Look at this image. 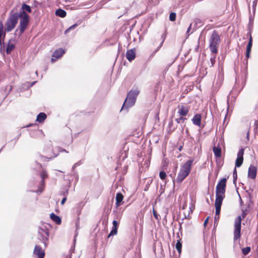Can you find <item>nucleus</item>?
Returning a JSON list of instances; mask_svg holds the SVG:
<instances>
[{"mask_svg": "<svg viewBox=\"0 0 258 258\" xmlns=\"http://www.w3.org/2000/svg\"><path fill=\"white\" fill-rule=\"evenodd\" d=\"M172 126H173V121H172V120H171L168 123V128H169V132H172L174 131L175 129V128L176 127H172Z\"/></svg>", "mask_w": 258, "mask_h": 258, "instance_id": "obj_32", "label": "nucleus"}, {"mask_svg": "<svg viewBox=\"0 0 258 258\" xmlns=\"http://www.w3.org/2000/svg\"><path fill=\"white\" fill-rule=\"evenodd\" d=\"M46 114L45 113H39L37 116L36 121L38 122H42L46 118Z\"/></svg>", "mask_w": 258, "mask_h": 258, "instance_id": "obj_24", "label": "nucleus"}, {"mask_svg": "<svg viewBox=\"0 0 258 258\" xmlns=\"http://www.w3.org/2000/svg\"><path fill=\"white\" fill-rule=\"evenodd\" d=\"M15 48V45L9 42L6 48V52L8 54H10Z\"/></svg>", "mask_w": 258, "mask_h": 258, "instance_id": "obj_28", "label": "nucleus"}, {"mask_svg": "<svg viewBox=\"0 0 258 258\" xmlns=\"http://www.w3.org/2000/svg\"><path fill=\"white\" fill-rule=\"evenodd\" d=\"M20 16L18 13H14L13 10L11 11L6 23V29L8 32H11L16 27Z\"/></svg>", "mask_w": 258, "mask_h": 258, "instance_id": "obj_4", "label": "nucleus"}, {"mask_svg": "<svg viewBox=\"0 0 258 258\" xmlns=\"http://www.w3.org/2000/svg\"><path fill=\"white\" fill-rule=\"evenodd\" d=\"M2 150V149H1L0 150V152H1Z\"/></svg>", "mask_w": 258, "mask_h": 258, "instance_id": "obj_60", "label": "nucleus"}, {"mask_svg": "<svg viewBox=\"0 0 258 258\" xmlns=\"http://www.w3.org/2000/svg\"><path fill=\"white\" fill-rule=\"evenodd\" d=\"M209 48L210 51L213 53L216 54L217 53V47L220 42V38L219 34L216 30H214L210 36Z\"/></svg>", "mask_w": 258, "mask_h": 258, "instance_id": "obj_5", "label": "nucleus"}, {"mask_svg": "<svg viewBox=\"0 0 258 258\" xmlns=\"http://www.w3.org/2000/svg\"><path fill=\"white\" fill-rule=\"evenodd\" d=\"M38 238L41 241L46 247L48 243L49 232L44 225L39 227L38 230Z\"/></svg>", "mask_w": 258, "mask_h": 258, "instance_id": "obj_8", "label": "nucleus"}, {"mask_svg": "<svg viewBox=\"0 0 258 258\" xmlns=\"http://www.w3.org/2000/svg\"><path fill=\"white\" fill-rule=\"evenodd\" d=\"M0 29L4 30V26L2 22L0 23Z\"/></svg>", "mask_w": 258, "mask_h": 258, "instance_id": "obj_49", "label": "nucleus"}, {"mask_svg": "<svg viewBox=\"0 0 258 258\" xmlns=\"http://www.w3.org/2000/svg\"><path fill=\"white\" fill-rule=\"evenodd\" d=\"M160 178L163 180L166 178V174L164 171H160L159 173Z\"/></svg>", "mask_w": 258, "mask_h": 258, "instance_id": "obj_34", "label": "nucleus"}, {"mask_svg": "<svg viewBox=\"0 0 258 258\" xmlns=\"http://www.w3.org/2000/svg\"><path fill=\"white\" fill-rule=\"evenodd\" d=\"M250 247L249 246L243 248L242 249V252L244 255H247L250 251Z\"/></svg>", "mask_w": 258, "mask_h": 258, "instance_id": "obj_30", "label": "nucleus"}, {"mask_svg": "<svg viewBox=\"0 0 258 258\" xmlns=\"http://www.w3.org/2000/svg\"><path fill=\"white\" fill-rule=\"evenodd\" d=\"M227 104H228V107H227V110H228L229 109V105H228V101H227Z\"/></svg>", "mask_w": 258, "mask_h": 258, "instance_id": "obj_55", "label": "nucleus"}, {"mask_svg": "<svg viewBox=\"0 0 258 258\" xmlns=\"http://www.w3.org/2000/svg\"><path fill=\"white\" fill-rule=\"evenodd\" d=\"M250 53L246 52L245 57H246L247 59H248L250 57Z\"/></svg>", "mask_w": 258, "mask_h": 258, "instance_id": "obj_45", "label": "nucleus"}, {"mask_svg": "<svg viewBox=\"0 0 258 258\" xmlns=\"http://www.w3.org/2000/svg\"><path fill=\"white\" fill-rule=\"evenodd\" d=\"M78 25L77 24H75L73 25H72L71 26H70L68 29H67L66 31H65V33H68V32H69L72 29H74L76 27V26Z\"/></svg>", "mask_w": 258, "mask_h": 258, "instance_id": "obj_37", "label": "nucleus"}, {"mask_svg": "<svg viewBox=\"0 0 258 258\" xmlns=\"http://www.w3.org/2000/svg\"><path fill=\"white\" fill-rule=\"evenodd\" d=\"M55 15L61 18H64L66 16L67 13L64 10L61 9H59L56 10Z\"/></svg>", "mask_w": 258, "mask_h": 258, "instance_id": "obj_26", "label": "nucleus"}, {"mask_svg": "<svg viewBox=\"0 0 258 258\" xmlns=\"http://www.w3.org/2000/svg\"><path fill=\"white\" fill-rule=\"evenodd\" d=\"M185 119V118L183 117V116H181L179 118H176L175 121L177 123H180L181 121H184Z\"/></svg>", "mask_w": 258, "mask_h": 258, "instance_id": "obj_36", "label": "nucleus"}, {"mask_svg": "<svg viewBox=\"0 0 258 258\" xmlns=\"http://www.w3.org/2000/svg\"><path fill=\"white\" fill-rule=\"evenodd\" d=\"M252 45V40L251 36H250V38L249 39V41L248 43V44L247 45V47L251 48Z\"/></svg>", "mask_w": 258, "mask_h": 258, "instance_id": "obj_38", "label": "nucleus"}, {"mask_svg": "<svg viewBox=\"0 0 258 258\" xmlns=\"http://www.w3.org/2000/svg\"><path fill=\"white\" fill-rule=\"evenodd\" d=\"M215 59H216L215 55H214L210 58V63H211V67L214 66V65L215 63Z\"/></svg>", "mask_w": 258, "mask_h": 258, "instance_id": "obj_35", "label": "nucleus"}, {"mask_svg": "<svg viewBox=\"0 0 258 258\" xmlns=\"http://www.w3.org/2000/svg\"><path fill=\"white\" fill-rule=\"evenodd\" d=\"M35 75H37V71H36Z\"/></svg>", "mask_w": 258, "mask_h": 258, "instance_id": "obj_58", "label": "nucleus"}, {"mask_svg": "<svg viewBox=\"0 0 258 258\" xmlns=\"http://www.w3.org/2000/svg\"><path fill=\"white\" fill-rule=\"evenodd\" d=\"M222 202H223V201H221V200L220 201L217 200H215V208H216V211H215L216 215L218 216L220 213L221 207V205L222 204Z\"/></svg>", "mask_w": 258, "mask_h": 258, "instance_id": "obj_22", "label": "nucleus"}, {"mask_svg": "<svg viewBox=\"0 0 258 258\" xmlns=\"http://www.w3.org/2000/svg\"><path fill=\"white\" fill-rule=\"evenodd\" d=\"M21 9H22L21 12H24L25 13H26V12H27L29 13H30L32 12L30 7L26 4H22V7H21Z\"/></svg>", "mask_w": 258, "mask_h": 258, "instance_id": "obj_27", "label": "nucleus"}, {"mask_svg": "<svg viewBox=\"0 0 258 258\" xmlns=\"http://www.w3.org/2000/svg\"><path fill=\"white\" fill-rule=\"evenodd\" d=\"M209 217H208L204 221V225L205 226L208 223Z\"/></svg>", "mask_w": 258, "mask_h": 258, "instance_id": "obj_50", "label": "nucleus"}, {"mask_svg": "<svg viewBox=\"0 0 258 258\" xmlns=\"http://www.w3.org/2000/svg\"><path fill=\"white\" fill-rule=\"evenodd\" d=\"M257 173V168L256 167L250 165L248 168V177L252 179H254L255 178Z\"/></svg>", "mask_w": 258, "mask_h": 258, "instance_id": "obj_14", "label": "nucleus"}, {"mask_svg": "<svg viewBox=\"0 0 258 258\" xmlns=\"http://www.w3.org/2000/svg\"><path fill=\"white\" fill-rule=\"evenodd\" d=\"M202 116L200 114H196L192 118V121L195 125L200 126L201 125Z\"/></svg>", "mask_w": 258, "mask_h": 258, "instance_id": "obj_18", "label": "nucleus"}, {"mask_svg": "<svg viewBox=\"0 0 258 258\" xmlns=\"http://www.w3.org/2000/svg\"><path fill=\"white\" fill-rule=\"evenodd\" d=\"M50 216L51 219L57 224H60L61 223V220L59 216L56 215L53 213L50 214Z\"/></svg>", "mask_w": 258, "mask_h": 258, "instance_id": "obj_25", "label": "nucleus"}, {"mask_svg": "<svg viewBox=\"0 0 258 258\" xmlns=\"http://www.w3.org/2000/svg\"><path fill=\"white\" fill-rule=\"evenodd\" d=\"M40 177L41 178V180L38 186V189L36 190H33L32 191L35 192L36 193H41L43 190L44 187V179L47 177V173L45 170H42L41 172Z\"/></svg>", "mask_w": 258, "mask_h": 258, "instance_id": "obj_11", "label": "nucleus"}, {"mask_svg": "<svg viewBox=\"0 0 258 258\" xmlns=\"http://www.w3.org/2000/svg\"><path fill=\"white\" fill-rule=\"evenodd\" d=\"M123 198L124 197L121 192H117L116 194L115 197V206L116 209L123 204Z\"/></svg>", "mask_w": 258, "mask_h": 258, "instance_id": "obj_15", "label": "nucleus"}, {"mask_svg": "<svg viewBox=\"0 0 258 258\" xmlns=\"http://www.w3.org/2000/svg\"><path fill=\"white\" fill-rule=\"evenodd\" d=\"M126 57L127 60L130 61H132L136 57V53L135 49H131L130 50H127L126 52Z\"/></svg>", "mask_w": 258, "mask_h": 258, "instance_id": "obj_16", "label": "nucleus"}, {"mask_svg": "<svg viewBox=\"0 0 258 258\" xmlns=\"http://www.w3.org/2000/svg\"><path fill=\"white\" fill-rule=\"evenodd\" d=\"M176 14L174 12H172L169 15V20L171 21H174L176 20Z\"/></svg>", "mask_w": 258, "mask_h": 258, "instance_id": "obj_31", "label": "nucleus"}, {"mask_svg": "<svg viewBox=\"0 0 258 258\" xmlns=\"http://www.w3.org/2000/svg\"><path fill=\"white\" fill-rule=\"evenodd\" d=\"M66 200H67V198H66V197H64V198L62 199V200H61V205H63V204L65 203V202L66 201Z\"/></svg>", "mask_w": 258, "mask_h": 258, "instance_id": "obj_44", "label": "nucleus"}, {"mask_svg": "<svg viewBox=\"0 0 258 258\" xmlns=\"http://www.w3.org/2000/svg\"><path fill=\"white\" fill-rule=\"evenodd\" d=\"M140 91L138 89H132L127 93L126 98L123 104L121 109H127L133 106L136 101Z\"/></svg>", "mask_w": 258, "mask_h": 258, "instance_id": "obj_3", "label": "nucleus"}, {"mask_svg": "<svg viewBox=\"0 0 258 258\" xmlns=\"http://www.w3.org/2000/svg\"><path fill=\"white\" fill-rule=\"evenodd\" d=\"M251 49V48L246 47V52L250 53Z\"/></svg>", "mask_w": 258, "mask_h": 258, "instance_id": "obj_46", "label": "nucleus"}, {"mask_svg": "<svg viewBox=\"0 0 258 258\" xmlns=\"http://www.w3.org/2000/svg\"><path fill=\"white\" fill-rule=\"evenodd\" d=\"M52 158H53V157H49L48 158H49V159H52Z\"/></svg>", "mask_w": 258, "mask_h": 258, "instance_id": "obj_59", "label": "nucleus"}, {"mask_svg": "<svg viewBox=\"0 0 258 258\" xmlns=\"http://www.w3.org/2000/svg\"><path fill=\"white\" fill-rule=\"evenodd\" d=\"M59 152H65L66 153H68V151H67L65 149H61L60 148H59Z\"/></svg>", "mask_w": 258, "mask_h": 258, "instance_id": "obj_47", "label": "nucleus"}, {"mask_svg": "<svg viewBox=\"0 0 258 258\" xmlns=\"http://www.w3.org/2000/svg\"><path fill=\"white\" fill-rule=\"evenodd\" d=\"M113 227L110 233L108 235V238H109L111 236H113L116 235L117 232V226H118V222L116 220H113Z\"/></svg>", "mask_w": 258, "mask_h": 258, "instance_id": "obj_19", "label": "nucleus"}, {"mask_svg": "<svg viewBox=\"0 0 258 258\" xmlns=\"http://www.w3.org/2000/svg\"><path fill=\"white\" fill-rule=\"evenodd\" d=\"M57 156V155H54L53 157H56Z\"/></svg>", "mask_w": 258, "mask_h": 258, "instance_id": "obj_57", "label": "nucleus"}, {"mask_svg": "<svg viewBox=\"0 0 258 258\" xmlns=\"http://www.w3.org/2000/svg\"><path fill=\"white\" fill-rule=\"evenodd\" d=\"M19 16H20L19 17L20 20L18 29L20 31V35H22L26 30L30 21V19L29 15L24 12H20L19 13Z\"/></svg>", "mask_w": 258, "mask_h": 258, "instance_id": "obj_7", "label": "nucleus"}, {"mask_svg": "<svg viewBox=\"0 0 258 258\" xmlns=\"http://www.w3.org/2000/svg\"><path fill=\"white\" fill-rule=\"evenodd\" d=\"M218 219H219V217H218V216L217 217H216V216L215 217V221H218Z\"/></svg>", "mask_w": 258, "mask_h": 258, "instance_id": "obj_52", "label": "nucleus"}, {"mask_svg": "<svg viewBox=\"0 0 258 258\" xmlns=\"http://www.w3.org/2000/svg\"><path fill=\"white\" fill-rule=\"evenodd\" d=\"M77 213H78V215H80V214L81 213V211L80 210L78 211Z\"/></svg>", "mask_w": 258, "mask_h": 258, "instance_id": "obj_54", "label": "nucleus"}, {"mask_svg": "<svg viewBox=\"0 0 258 258\" xmlns=\"http://www.w3.org/2000/svg\"><path fill=\"white\" fill-rule=\"evenodd\" d=\"M249 136V132H247V138H248Z\"/></svg>", "mask_w": 258, "mask_h": 258, "instance_id": "obj_56", "label": "nucleus"}, {"mask_svg": "<svg viewBox=\"0 0 258 258\" xmlns=\"http://www.w3.org/2000/svg\"><path fill=\"white\" fill-rule=\"evenodd\" d=\"M5 36V32H4V30L0 29V38H4Z\"/></svg>", "mask_w": 258, "mask_h": 258, "instance_id": "obj_41", "label": "nucleus"}, {"mask_svg": "<svg viewBox=\"0 0 258 258\" xmlns=\"http://www.w3.org/2000/svg\"><path fill=\"white\" fill-rule=\"evenodd\" d=\"M257 0H254V1L253 2V5H252V7H253V11L254 12V13H255V7L256 6V3H257Z\"/></svg>", "mask_w": 258, "mask_h": 258, "instance_id": "obj_42", "label": "nucleus"}, {"mask_svg": "<svg viewBox=\"0 0 258 258\" xmlns=\"http://www.w3.org/2000/svg\"><path fill=\"white\" fill-rule=\"evenodd\" d=\"M161 37L163 40H162V42L160 43L159 46L157 47V49L155 50V52L158 51L159 50V49L162 47L163 43L164 42V41L165 39V36H164V35H162Z\"/></svg>", "mask_w": 258, "mask_h": 258, "instance_id": "obj_33", "label": "nucleus"}, {"mask_svg": "<svg viewBox=\"0 0 258 258\" xmlns=\"http://www.w3.org/2000/svg\"><path fill=\"white\" fill-rule=\"evenodd\" d=\"M76 233L75 234L74 238L73 245H72V246L71 248V250H74L75 249L76 241V238L78 235V232H77V230H78V229H79V218H78L77 222L76 223Z\"/></svg>", "mask_w": 258, "mask_h": 258, "instance_id": "obj_21", "label": "nucleus"}, {"mask_svg": "<svg viewBox=\"0 0 258 258\" xmlns=\"http://www.w3.org/2000/svg\"><path fill=\"white\" fill-rule=\"evenodd\" d=\"M198 23H201V21L199 19L196 20L195 21V24L193 28L192 27V24H190V25L188 27L187 31H186V34H187L188 36H189L190 34L192 33L193 31L196 29V28H197L196 25L198 24Z\"/></svg>", "mask_w": 258, "mask_h": 258, "instance_id": "obj_20", "label": "nucleus"}, {"mask_svg": "<svg viewBox=\"0 0 258 258\" xmlns=\"http://www.w3.org/2000/svg\"><path fill=\"white\" fill-rule=\"evenodd\" d=\"M244 149L241 148L239 150L237 154V158L235 161V167L233 171V182L235 183L237 180V175L236 168L240 167L243 162V154H244Z\"/></svg>", "mask_w": 258, "mask_h": 258, "instance_id": "obj_9", "label": "nucleus"}, {"mask_svg": "<svg viewBox=\"0 0 258 258\" xmlns=\"http://www.w3.org/2000/svg\"><path fill=\"white\" fill-rule=\"evenodd\" d=\"M179 109L178 111V113L180 116H185L187 114L189 109L188 107L185 105H181L179 106Z\"/></svg>", "mask_w": 258, "mask_h": 258, "instance_id": "obj_17", "label": "nucleus"}, {"mask_svg": "<svg viewBox=\"0 0 258 258\" xmlns=\"http://www.w3.org/2000/svg\"><path fill=\"white\" fill-rule=\"evenodd\" d=\"M253 13H254L253 11ZM254 14H255V13H253V15H252L251 14H250V15H249V23H252L253 21Z\"/></svg>", "mask_w": 258, "mask_h": 258, "instance_id": "obj_40", "label": "nucleus"}, {"mask_svg": "<svg viewBox=\"0 0 258 258\" xmlns=\"http://www.w3.org/2000/svg\"><path fill=\"white\" fill-rule=\"evenodd\" d=\"M224 80V73L222 70L219 71L217 74L215 76L213 83V90L214 91H217L221 87Z\"/></svg>", "mask_w": 258, "mask_h": 258, "instance_id": "obj_10", "label": "nucleus"}, {"mask_svg": "<svg viewBox=\"0 0 258 258\" xmlns=\"http://www.w3.org/2000/svg\"><path fill=\"white\" fill-rule=\"evenodd\" d=\"M193 162V159L189 160L181 167L176 179L177 183H181L189 174Z\"/></svg>", "mask_w": 258, "mask_h": 258, "instance_id": "obj_1", "label": "nucleus"}, {"mask_svg": "<svg viewBox=\"0 0 258 258\" xmlns=\"http://www.w3.org/2000/svg\"><path fill=\"white\" fill-rule=\"evenodd\" d=\"M153 215H154V216L155 217V219H158V215H157V214L156 213V212L154 210H153Z\"/></svg>", "mask_w": 258, "mask_h": 258, "instance_id": "obj_43", "label": "nucleus"}, {"mask_svg": "<svg viewBox=\"0 0 258 258\" xmlns=\"http://www.w3.org/2000/svg\"><path fill=\"white\" fill-rule=\"evenodd\" d=\"M182 148V146H180V147H179L178 150H179V151H181Z\"/></svg>", "mask_w": 258, "mask_h": 258, "instance_id": "obj_53", "label": "nucleus"}, {"mask_svg": "<svg viewBox=\"0 0 258 258\" xmlns=\"http://www.w3.org/2000/svg\"><path fill=\"white\" fill-rule=\"evenodd\" d=\"M2 38H0V45H1V46H2V43H4V41H3V40H2Z\"/></svg>", "mask_w": 258, "mask_h": 258, "instance_id": "obj_51", "label": "nucleus"}, {"mask_svg": "<svg viewBox=\"0 0 258 258\" xmlns=\"http://www.w3.org/2000/svg\"><path fill=\"white\" fill-rule=\"evenodd\" d=\"M226 186V178H224L220 180L216 186V200L223 201L225 197V192Z\"/></svg>", "mask_w": 258, "mask_h": 258, "instance_id": "obj_6", "label": "nucleus"}, {"mask_svg": "<svg viewBox=\"0 0 258 258\" xmlns=\"http://www.w3.org/2000/svg\"><path fill=\"white\" fill-rule=\"evenodd\" d=\"M175 247L179 253H181V248H182V244L180 242V240H177L176 245Z\"/></svg>", "mask_w": 258, "mask_h": 258, "instance_id": "obj_29", "label": "nucleus"}, {"mask_svg": "<svg viewBox=\"0 0 258 258\" xmlns=\"http://www.w3.org/2000/svg\"><path fill=\"white\" fill-rule=\"evenodd\" d=\"M247 215L246 210H242L241 215L238 216L234 221V228L233 232L234 241L240 239L241 236V227L242 219H244Z\"/></svg>", "mask_w": 258, "mask_h": 258, "instance_id": "obj_2", "label": "nucleus"}, {"mask_svg": "<svg viewBox=\"0 0 258 258\" xmlns=\"http://www.w3.org/2000/svg\"><path fill=\"white\" fill-rule=\"evenodd\" d=\"M213 151L215 157L219 158L221 156V148L217 146H214L213 148Z\"/></svg>", "mask_w": 258, "mask_h": 258, "instance_id": "obj_23", "label": "nucleus"}, {"mask_svg": "<svg viewBox=\"0 0 258 258\" xmlns=\"http://www.w3.org/2000/svg\"><path fill=\"white\" fill-rule=\"evenodd\" d=\"M33 255L37 258H44L45 252L39 245H36L33 250Z\"/></svg>", "mask_w": 258, "mask_h": 258, "instance_id": "obj_13", "label": "nucleus"}, {"mask_svg": "<svg viewBox=\"0 0 258 258\" xmlns=\"http://www.w3.org/2000/svg\"><path fill=\"white\" fill-rule=\"evenodd\" d=\"M36 81H34L32 83H31V84L29 86V87L33 86L36 83Z\"/></svg>", "mask_w": 258, "mask_h": 258, "instance_id": "obj_48", "label": "nucleus"}, {"mask_svg": "<svg viewBox=\"0 0 258 258\" xmlns=\"http://www.w3.org/2000/svg\"><path fill=\"white\" fill-rule=\"evenodd\" d=\"M64 53L65 50L62 48H59L55 50L52 55L51 61L52 62H54L56 59L60 58Z\"/></svg>", "mask_w": 258, "mask_h": 258, "instance_id": "obj_12", "label": "nucleus"}, {"mask_svg": "<svg viewBox=\"0 0 258 258\" xmlns=\"http://www.w3.org/2000/svg\"><path fill=\"white\" fill-rule=\"evenodd\" d=\"M82 164V161H79L78 162L76 163L72 167L73 170H74L78 166H80Z\"/></svg>", "mask_w": 258, "mask_h": 258, "instance_id": "obj_39", "label": "nucleus"}]
</instances>
